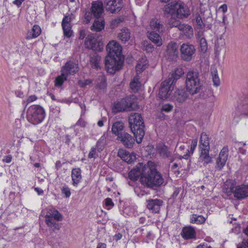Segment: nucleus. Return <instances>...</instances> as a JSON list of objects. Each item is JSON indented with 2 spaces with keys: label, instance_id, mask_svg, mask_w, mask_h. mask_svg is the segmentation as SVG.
Returning <instances> with one entry per match:
<instances>
[{
  "label": "nucleus",
  "instance_id": "1",
  "mask_svg": "<svg viewBox=\"0 0 248 248\" xmlns=\"http://www.w3.org/2000/svg\"><path fill=\"white\" fill-rule=\"evenodd\" d=\"M106 49L108 54L105 59V68L108 73L113 74L123 66L122 48L118 43L112 41L108 43Z\"/></svg>",
  "mask_w": 248,
  "mask_h": 248
},
{
  "label": "nucleus",
  "instance_id": "2",
  "mask_svg": "<svg viewBox=\"0 0 248 248\" xmlns=\"http://www.w3.org/2000/svg\"><path fill=\"white\" fill-rule=\"evenodd\" d=\"M162 10L165 15H170L171 17L169 19L168 25L174 21H179V19L187 18L190 14L189 8L184 3L180 1L171 2L165 5Z\"/></svg>",
  "mask_w": 248,
  "mask_h": 248
},
{
  "label": "nucleus",
  "instance_id": "3",
  "mask_svg": "<svg viewBox=\"0 0 248 248\" xmlns=\"http://www.w3.org/2000/svg\"><path fill=\"white\" fill-rule=\"evenodd\" d=\"M144 175L140 178V181L142 185L152 188L154 186H160L163 184L164 179L156 169L147 166L144 169Z\"/></svg>",
  "mask_w": 248,
  "mask_h": 248
},
{
  "label": "nucleus",
  "instance_id": "4",
  "mask_svg": "<svg viewBox=\"0 0 248 248\" xmlns=\"http://www.w3.org/2000/svg\"><path fill=\"white\" fill-rule=\"evenodd\" d=\"M128 123L137 142L141 143L145 135V125L141 115L138 113H131L129 116Z\"/></svg>",
  "mask_w": 248,
  "mask_h": 248
},
{
  "label": "nucleus",
  "instance_id": "5",
  "mask_svg": "<svg viewBox=\"0 0 248 248\" xmlns=\"http://www.w3.org/2000/svg\"><path fill=\"white\" fill-rule=\"evenodd\" d=\"M186 90L191 94L199 93L202 89L199 73L197 71H189L186 74Z\"/></svg>",
  "mask_w": 248,
  "mask_h": 248
},
{
  "label": "nucleus",
  "instance_id": "6",
  "mask_svg": "<svg viewBox=\"0 0 248 248\" xmlns=\"http://www.w3.org/2000/svg\"><path fill=\"white\" fill-rule=\"evenodd\" d=\"M46 113L44 109L40 105L30 106L27 109L26 117L27 120L32 124H37L43 122Z\"/></svg>",
  "mask_w": 248,
  "mask_h": 248
},
{
  "label": "nucleus",
  "instance_id": "7",
  "mask_svg": "<svg viewBox=\"0 0 248 248\" xmlns=\"http://www.w3.org/2000/svg\"><path fill=\"white\" fill-rule=\"evenodd\" d=\"M62 219V215L58 210L54 209H49L45 216V222L47 227L53 231L60 229V225L56 221H61Z\"/></svg>",
  "mask_w": 248,
  "mask_h": 248
},
{
  "label": "nucleus",
  "instance_id": "8",
  "mask_svg": "<svg viewBox=\"0 0 248 248\" xmlns=\"http://www.w3.org/2000/svg\"><path fill=\"white\" fill-rule=\"evenodd\" d=\"M85 45L87 48L94 51H101L103 48L102 42L96 38L94 34H89L86 37Z\"/></svg>",
  "mask_w": 248,
  "mask_h": 248
},
{
  "label": "nucleus",
  "instance_id": "9",
  "mask_svg": "<svg viewBox=\"0 0 248 248\" xmlns=\"http://www.w3.org/2000/svg\"><path fill=\"white\" fill-rule=\"evenodd\" d=\"M174 85L169 79L162 82L158 93L159 97L162 99L168 98L173 90Z\"/></svg>",
  "mask_w": 248,
  "mask_h": 248
},
{
  "label": "nucleus",
  "instance_id": "10",
  "mask_svg": "<svg viewBox=\"0 0 248 248\" xmlns=\"http://www.w3.org/2000/svg\"><path fill=\"white\" fill-rule=\"evenodd\" d=\"M181 57L184 61H190L195 53L194 46L188 44H183L180 48Z\"/></svg>",
  "mask_w": 248,
  "mask_h": 248
},
{
  "label": "nucleus",
  "instance_id": "11",
  "mask_svg": "<svg viewBox=\"0 0 248 248\" xmlns=\"http://www.w3.org/2000/svg\"><path fill=\"white\" fill-rule=\"evenodd\" d=\"M147 166L143 165L142 163L138 164L133 169H132L128 173L129 178L133 181H137L139 177L140 176V178L144 175V169L147 167Z\"/></svg>",
  "mask_w": 248,
  "mask_h": 248
},
{
  "label": "nucleus",
  "instance_id": "12",
  "mask_svg": "<svg viewBox=\"0 0 248 248\" xmlns=\"http://www.w3.org/2000/svg\"><path fill=\"white\" fill-rule=\"evenodd\" d=\"M78 71V64L72 61H67L61 68V72L66 76L74 75Z\"/></svg>",
  "mask_w": 248,
  "mask_h": 248
},
{
  "label": "nucleus",
  "instance_id": "13",
  "mask_svg": "<svg viewBox=\"0 0 248 248\" xmlns=\"http://www.w3.org/2000/svg\"><path fill=\"white\" fill-rule=\"evenodd\" d=\"M170 28L177 27L180 31H181L184 34L187 38H191L193 35V30L192 28L185 24H182L180 21H174V22L170 23V25L169 26Z\"/></svg>",
  "mask_w": 248,
  "mask_h": 248
},
{
  "label": "nucleus",
  "instance_id": "14",
  "mask_svg": "<svg viewBox=\"0 0 248 248\" xmlns=\"http://www.w3.org/2000/svg\"><path fill=\"white\" fill-rule=\"evenodd\" d=\"M228 156V148L227 147H223L217 159L215 167L216 170H220L223 168L226 164Z\"/></svg>",
  "mask_w": 248,
  "mask_h": 248
},
{
  "label": "nucleus",
  "instance_id": "15",
  "mask_svg": "<svg viewBox=\"0 0 248 248\" xmlns=\"http://www.w3.org/2000/svg\"><path fill=\"white\" fill-rule=\"evenodd\" d=\"M117 139L120 140L124 146L127 148L133 147L135 141L133 137L125 132L122 133Z\"/></svg>",
  "mask_w": 248,
  "mask_h": 248
},
{
  "label": "nucleus",
  "instance_id": "16",
  "mask_svg": "<svg viewBox=\"0 0 248 248\" xmlns=\"http://www.w3.org/2000/svg\"><path fill=\"white\" fill-rule=\"evenodd\" d=\"M147 208L152 213H159L160 207L162 205L163 201L161 200L155 199H150L146 201Z\"/></svg>",
  "mask_w": 248,
  "mask_h": 248
},
{
  "label": "nucleus",
  "instance_id": "17",
  "mask_svg": "<svg viewBox=\"0 0 248 248\" xmlns=\"http://www.w3.org/2000/svg\"><path fill=\"white\" fill-rule=\"evenodd\" d=\"M90 10L94 17L99 18L104 12L103 2L99 0L93 1Z\"/></svg>",
  "mask_w": 248,
  "mask_h": 248
},
{
  "label": "nucleus",
  "instance_id": "18",
  "mask_svg": "<svg viewBox=\"0 0 248 248\" xmlns=\"http://www.w3.org/2000/svg\"><path fill=\"white\" fill-rule=\"evenodd\" d=\"M106 8L111 13H118L121 10L123 5L120 2L116 3V0H104Z\"/></svg>",
  "mask_w": 248,
  "mask_h": 248
},
{
  "label": "nucleus",
  "instance_id": "19",
  "mask_svg": "<svg viewBox=\"0 0 248 248\" xmlns=\"http://www.w3.org/2000/svg\"><path fill=\"white\" fill-rule=\"evenodd\" d=\"M178 53V46L176 43L170 42L167 46L166 56L168 59H173L175 58Z\"/></svg>",
  "mask_w": 248,
  "mask_h": 248
},
{
  "label": "nucleus",
  "instance_id": "20",
  "mask_svg": "<svg viewBox=\"0 0 248 248\" xmlns=\"http://www.w3.org/2000/svg\"><path fill=\"white\" fill-rule=\"evenodd\" d=\"M234 196L240 200L248 197V185H241L235 187Z\"/></svg>",
  "mask_w": 248,
  "mask_h": 248
},
{
  "label": "nucleus",
  "instance_id": "21",
  "mask_svg": "<svg viewBox=\"0 0 248 248\" xmlns=\"http://www.w3.org/2000/svg\"><path fill=\"white\" fill-rule=\"evenodd\" d=\"M188 94L184 89H177L174 93L173 99L178 103L184 102L188 98Z\"/></svg>",
  "mask_w": 248,
  "mask_h": 248
},
{
  "label": "nucleus",
  "instance_id": "22",
  "mask_svg": "<svg viewBox=\"0 0 248 248\" xmlns=\"http://www.w3.org/2000/svg\"><path fill=\"white\" fill-rule=\"evenodd\" d=\"M210 149H199L200 156L199 161L203 163L204 165L212 162V157L209 155Z\"/></svg>",
  "mask_w": 248,
  "mask_h": 248
},
{
  "label": "nucleus",
  "instance_id": "23",
  "mask_svg": "<svg viewBox=\"0 0 248 248\" xmlns=\"http://www.w3.org/2000/svg\"><path fill=\"white\" fill-rule=\"evenodd\" d=\"M135 96L134 95H131L127 96L121 100L122 103H124L123 105L124 107L127 108L126 109V111L134 110L135 106Z\"/></svg>",
  "mask_w": 248,
  "mask_h": 248
},
{
  "label": "nucleus",
  "instance_id": "24",
  "mask_svg": "<svg viewBox=\"0 0 248 248\" xmlns=\"http://www.w3.org/2000/svg\"><path fill=\"white\" fill-rule=\"evenodd\" d=\"M124 124L122 121H117L113 124L111 128L112 132L116 136L117 138L121 134L125 132L123 131L124 128Z\"/></svg>",
  "mask_w": 248,
  "mask_h": 248
},
{
  "label": "nucleus",
  "instance_id": "25",
  "mask_svg": "<svg viewBox=\"0 0 248 248\" xmlns=\"http://www.w3.org/2000/svg\"><path fill=\"white\" fill-rule=\"evenodd\" d=\"M181 235L185 239L195 238L196 232L194 228L191 227H186L183 229Z\"/></svg>",
  "mask_w": 248,
  "mask_h": 248
},
{
  "label": "nucleus",
  "instance_id": "26",
  "mask_svg": "<svg viewBox=\"0 0 248 248\" xmlns=\"http://www.w3.org/2000/svg\"><path fill=\"white\" fill-rule=\"evenodd\" d=\"M199 142V149H210L209 138L206 133H202Z\"/></svg>",
  "mask_w": 248,
  "mask_h": 248
},
{
  "label": "nucleus",
  "instance_id": "27",
  "mask_svg": "<svg viewBox=\"0 0 248 248\" xmlns=\"http://www.w3.org/2000/svg\"><path fill=\"white\" fill-rule=\"evenodd\" d=\"M197 38L199 40L201 51L203 52H206L207 49V43L202 31H198Z\"/></svg>",
  "mask_w": 248,
  "mask_h": 248
},
{
  "label": "nucleus",
  "instance_id": "28",
  "mask_svg": "<svg viewBox=\"0 0 248 248\" xmlns=\"http://www.w3.org/2000/svg\"><path fill=\"white\" fill-rule=\"evenodd\" d=\"M71 177L73 181V185L74 186L77 185L80 182L81 179V170L79 168H75L72 170Z\"/></svg>",
  "mask_w": 248,
  "mask_h": 248
},
{
  "label": "nucleus",
  "instance_id": "29",
  "mask_svg": "<svg viewBox=\"0 0 248 248\" xmlns=\"http://www.w3.org/2000/svg\"><path fill=\"white\" fill-rule=\"evenodd\" d=\"M105 21L103 19H99V18L95 19L91 27V30L93 31L98 32L104 29Z\"/></svg>",
  "mask_w": 248,
  "mask_h": 248
},
{
  "label": "nucleus",
  "instance_id": "30",
  "mask_svg": "<svg viewBox=\"0 0 248 248\" xmlns=\"http://www.w3.org/2000/svg\"><path fill=\"white\" fill-rule=\"evenodd\" d=\"M41 32L40 27L37 25L33 26L32 29L29 31L26 36V39L30 40L38 37Z\"/></svg>",
  "mask_w": 248,
  "mask_h": 248
},
{
  "label": "nucleus",
  "instance_id": "31",
  "mask_svg": "<svg viewBox=\"0 0 248 248\" xmlns=\"http://www.w3.org/2000/svg\"><path fill=\"white\" fill-rule=\"evenodd\" d=\"M184 71L181 68H177L174 72H173L170 76L169 79L174 85L176 81L179 79L181 76L184 75Z\"/></svg>",
  "mask_w": 248,
  "mask_h": 248
},
{
  "label": "nucleus",
  "instance_id": "32",
  "mask_svg": "<svg viewBox=\"0 0 248 248\" xmlns=\"http://www.w3.org/2000/svg\"><path fill=\"white\" fill-rule=\"evenodd\" d=\"M148 37L157 46H159L162 45V40L158 33L153 31L149 33Z\"/></svg>",
  "mask_w": 248,
  "mask_h": 248
},
{
  "label": "nucleus",
  "instance_id": "33",
  "mask_svg": "<svg viewBox=\"0 0 248 248\" xmlns=\"http://www.w3.org/2000/svg\"><path fill=\"white\" fill-rule=\"evenodd\" d=\"M140 78L139 76L137 75L132 79L130 83V87L132 91L136 93L138 92L141 87V83L139 81Z\"/></svg>",
  "mask_w": 248,
  "mask_h": 248
},
{
  "label": "nucleus",
  "instance_id": "34",
  "mask_svg": "<svg viewBox=\"0 0 248 248\" xmlns=\"http://www.w3.org/2000/svg\"><path fill=\"white\" fill-rule=\"evenodd\" d=\"M148 63V62L146 57L141 58L136 67L137 72L141 73L145 70L147 67Z\"/></svg>",
  "mask_w": 248,
  "mask_h": 248
},
{
  "label": "nucleus",
  "instance_id": "35",
  "mask_svg": "<svg viewBox=\"0 0 248 248\" xmlns=\"http://www.w3.org/2000/svg\"><path fill=\"white\" fill-rule=\"evenodd\" d=\"M118 37L120 40L124 43L128 41L130 38L129 30L127 28L122 29L118 34Z\"/></svg>",
  "mask_w": 248,
  "mask_h": 248
},
{
  "label": "nucleus",
  "instance_id": "36",
  "mask_svg": "<svg viewBox=\"0 0 248 248\" xmlns=\"http://www.w3.org/2000/svg\"><path fill=\"white\" fill-rule=\"evenodd\" d=\"M151 28L156 31H162L163 29V25L161 23V21L158 19H152L150 21Z\"/></svg>",
  "mask_w": 248,
  "mask_h": 248
},
{
  "label": "nucleus",
  "instance_id": "37",
  "mask_svg": "<svg viewBox=\"0 0 248 248\" xmlns=\"http://www.w3.org/2000/svg\"><path fill=\"white\" fill-rule=\"evenodd\" d=\"M90 63L92 67L98 69L100 68L101 57L97 54H94L90 58Z\"/></svg>",
  "mask_w": 248,
  "mask_h": 248
},
{
  "label": "nucleus",
  "instance_id": "38",
  "mask_svg": "<svg viewBox=\"0 0 248 248\" xmlns=\"http://www.w3.org/2000/svg\"><path fill=\"white\" fill-rule=\"evenodd\" d=\"M235 187L233 184L230 181H226L224 186L223 192L226 193L228 196L234 193Z\"/></svg>",
  "mask_w": 248,
  "mask_h": 248
},
{
  "label": "nucleus",
  "instance_id": "39",
  "mask_svg": "<svg viewBox=\"0 0 248 248\" xmlns=\"http://www.w3.org/2000/svg\"><path fill=\"white\" fill-rule=\"evenodd\" d=\"M158 151L159 155L163 158H167L170 156V152L169 148L165 145L158 147Z\"/></svg>",
  "mask_w": 248,
  "mask_h": 248
},
{
  "label": "nucleus",
  "instance_id": "40",
  "mask_svg": "<svg viewBox=\"0 0 248 248\" xmlns=\"http://www.w3.org/2000/svg\"><path fill=\"white\" fill-rule=\"evenodd\" d=\"M123 104L124 103H122L121 101L114 103L112 107L113 112L116 113L121 111H126L127 108H124Z\"/></svg>",
  "mask_w": 248,
  "mask_h": 248
},
{
  "label": "nucleus",
  "instance_id": "41",
  "mask_svg": "<svg viewBox=\"0 0 248 248\" xmlns=\"http://www.w3.org/2000/svg\"><path fill=\"white\" fill-rule=\"evenodd\" d=\"M211 75L214 85L216 87L220 85V79L218 76L217 70L216 68H211Z\"/></svg>",
  "mask_w": 248,
  "mask_h": 248
},
{
  "label": "nucleus",
  "instance_id": "42",
  "mask_svg": "<svg viewBox=\"0 0 248 248\" xmlns=\"http://www.w3.org/2000/svg\"><path fill=\"white\" fill-rule=\"evenodd\" d=\"M67 76L63 75V73H61V75L58 76L55 80V86L57 87L62 86L63 82L67 79Z\"/></svg>",
  "mask_w": 248,
  "mask_h": 248
},
{
  "label": "nucleus",
  "instance_id": "43",
  "mask_svg": "<svg viewBox=\"0 0 248 248\" xmlns=\"http://www.w3.org/2000/svg\"><path fill=\"white\" fill-rule=\"evenodd\" d=\"M96 86L100 89H104L106 87V78L103 75L99 76L97 78Z\"/></svg>",
  "mask_w": 248,
  "mask_h": 248
},
{
  "label": "nucleus",
  "instance_id": "44",
  "mask_svg": "<svg viewBox=\"0 0 248 248\" xmlns=\"http://www.w3.org/2000/svg\"><path fill=\"white\" fill-rule=\"evenodd\" d=\"M205 221V218L202 216L193 214L191 218V222L196 224H202Z\"/></svg>",
  "mask_w": 248,
  "mask_h": 248
},
{
  "label": "nucleus",
  "instance_id": "45",
  "mask_svg": "<svg viewBox=\"0 0 248 248\" xmlns=\"http://www.w3.org/2000/svg\"><path fill=\"white\" fill-rule=\"evenodd\" d=\"M63 31V34L64 36L69 38L73 35V31L71 30V26L70 25H64L62 26Z\"/></svg>",
  "mask_w": 248,
  "mask_h": 248
},
{
  "label": "nucleus",
  "instance_id": "46",
  "mask_svg": "<svg viewBox=\"0 0 248 248\" xmlns=\"http://www.w3.org/2000/svg\"><path fill=\"white\" fill-rule=\"evenodd\" d=\"M123 21V18L119 17L111 20L110 22V27L114 29L118 27L121 23Z\"/></svg>",
  "mask_w": 248,
  "mask_h": 248
},
{
  "label": "nucleus",
  "instance_id": "47",
  "mask_svg": "<svg viewBox=\"0 0 248 248\" xmlns=\"http://www.w3.org/2000/svg\"><path fill=\"white\" fill-rule=\"evenodd\" d=\"M135 159V156L134 155H132L129 152L126 155V156L123 159V160L128 163H131L133 161V160Z\"/></svg>",
  "mask_w": 248,
  "mask_h": 248
},
{
  "label": "nucleus",
  "instance_id": "48",
  "mask_svg": "<svg viewBox=\"0 0 248 248\" xmlns=\"http://www.w3.org/2000/svg\"><path fill=\"white\" fill-rule=\"evenodd\" d=\"M173 108L172 105L170 104H164L162 106L161 110L166 112L171 111Z\"/></svg>",
  "mask_w": 248,
  "mask_h": 248
},
{
  "label": "nucleus",
  "instance_id": "49",
  "mask_svg": "<svg viewBox=\"0 0 248 248\" xmlns=\"http://www.w3.org/2000/svg\"><path fill=\"white\" fill-rule=\"evenodd\" d=\"M92 16H93V15L90 10V11L86 12L85 14L84 22L86 24L89 23L92 18Z\"/></svg>",
  "mask_w": 248,
  "mask_h": 248
},
{
  "label": "nucleus",
  "instance_id": "50",
  "mask_svg": "<svg viewBox=\"0 0 248 248\" xmlns=\"http://www.w3.org/2000/svg\"><path fill=\"white\" fill-rule=\"evenodd\" d=\"M196 18V21L197 25L200 27V28L201 29H202L203 27H204L205 25L203 23L201 16H200L199 14H197Z\"/></svg>",
  "mask_w": 248,
  "mask_h": 248
},
{
  "label": "nucleus",
  "instance_id": "51",
  "mask_svg": "<svg viewBox=\"0 0 248 248\" xmlns=\"http://www.w3.org/2000/svg\"><path fill=\"white\" fill-rule=\"evenodd\" d=\"M62 192L63 194H64L66 198H69L71 195V192L70 188L67 186H63L62 188Z\"/></svg>",
  "mask_w": 248,
  "mask_h": 248
},
{
  "label": "nucleus",
  "instance_id": "52",
  "mask_svg": "<svg viewBox=\"0 0 248 248\" xmlns=\"http://www.w3.org/2000/svg\"><path fill=\"white\" fill-rule=\"evenodd\" d=\"M71 21V17L68 16H65L62 20V26L70 25Z\"/></svg>",
  "mask_w": 248,
  "mask_h": 248
},
{
  "label": "nucleus",
  "instance_id": "53",
  "mask_svg": "<svg viewBox=\"0 0 248 248\" xmlns=\"http://www.w3.org/2000/svg\"><path fill=\"white\" fill-rule=\"evenodd\" d=\"M92 83V80L91 79H88L85 80L84 81H79V84L80 85L81 87H85L87 85H89Z\"/></svg>",
  "mask_w": 248,
  "mask_h": 248
},
{
  "label": "nucleus",
  "instance_id": "54",
  "mask_svg": "<svg viewBox=\"0 0 248 248\" xmlns=\"http://www.w3.org/2000/svg\"><path fill=\"white\" fill-rule=\"evenodd\" d=\"M128 152L124 149H119L118 152V155L122 159L124 158Z\"/></svg>",
  "mask_w": 248,
  "mask_h": 248
},
{
  "label": "nucleus",
  "instance_id": "55",
  "mask_svg": "<svg viewBox=\"0 0 248 248\" xmlns=\"http://www.w3.org/2000/svg\"><path fill=\"white\" fill-rule=\"evenodd\" d=\"M197 139H194L192 141V143L190 147V152H191L192 154H193V153L194 152V151L195 150V148L197 145Z\"/></svg>",
  "mask_w": 248,
  "mask_h": 248
},
{
  "label": "nucleus",
  "instance_id": "56",
  "mask_svg": "<svg viewBox=\"0 0 248 248\" xmlns=\"http://www.w3.org/2000/svg\"><path fill=\"white\" fill-rule=\"evenodd\" d=\"M96 149L95 148H92L91 151L90 152L88 157L90 158H95L96 157Z\"/></svg>",
  "mask_w": 248,
  "mask_h": 248
},
{
  "label": "nucleus",
  "instance_id": "57",
  "mask_svg": "<svg viewBox=\"0 0 248 248\" xmlns=\"http://www.w3.org/2000/svg\"><path fill=\"white\" fill-rule=\"evenodd\" d=\"M37 99V97L35 95L30 96L27 99V104H29L35 101Z\"/></svg>",
  "mask_w": 248,
  "mask_h": 248
},
{
  "label": "nucleus",
  "instance_id": "58",
  "mask_svg": "<svg viewBox=\"0 0 248 248\" xmlns=\"http://www.w3.org/2000/svg\"><path fill=\"white\" fill-rule=\"evenodd\" d=\"M105 204L106 206H113L114 203L112 202V200L110 198H108L105 200Z\"/></svg>",
  "mask_w": 248,
  "mask_h": 248
},
{
  "label": "nucleus",
  "instance_id": "59",
  "mask_svg": "<svg viewBox=\"0 0 248 248\" xmlns=\"http://www.w3.org/2000/svg\"><path fill=\"white\" fill-rule=\"evenodd\" d=\"M180 193V188H175V190L172 195V197L173 199H175Z\"/></svg>",
  "mask_w": 248,
  "mask_h": 248
},
{
  "label": "nucleus",
  "instance_id": "60",
  "mask_svg": "<svg viewBox=\"0 0 248 248\" xmlns=\"http://www.w3.org/2000/svg\"><path fill=\"white\" fill-rule=\"evenodd\" d=\"M227 5L226 4H223L219 8V10H221L223 13H225L227 11Z\"/></svg>",
  "mask_w": 248,
  "mask_h": 248
},
{
  "label": "nucleus",
  "instance_id": "61",
  "mask_svg": "<svg viewBox=\"0 0 248 248\" xmlns=\"http://www.w3.org/2000/svg\"><path fill=\"white\" fill-rule=\"evenodd\" d=\"M12 160V156L11 155H7L3 159V161L6 163H10Z\"/></svg>",
  "mask_w": 248,
  "mask_h": 248
},
{
  "label": "nucleus",
  "instance_id": "62",
  "mask_svg": "<svg viewBox=\"0 0 248 248\" xmlns=\"http://www.w3.org/2000/svg\"><path fill=\"white\" fill-rule=\"evenodd\" d=\"M24 0H15L14 1L13 3L19 7Z\"/></svg>",
  "mask_w": 248,
  "mask_h": 248
},
{
  "label": "nucleus",
  "instance_id": "63",
  "mask_svg": "<svg viewBox=\"0 0 248 248\" xmlns=\"http://www.w3.org/2000/svg\"><path fill=\"white\" fill-rule=\"evenodd\" d=\"M85 36H86V34H85V31L84 30L80 31V33H79V39L82 40L85 38Z\"/></svg>",
  "mask_w": 248,
  "mask_h": 248
},
{
  "label": "nucleus",
  "instance_id": "64",
  "mask_svg": "<svg viewBox=\"0 0 248 248\" xmlns=\"http://www.w3.org/2000/svg\"><path fill=\"white\" fill-rule=\"evenodd\" d=\"M62 166V163L60 160H58L56 161L55 164V168L57 170H58L60 168H61Z\"/></svg>",
  "mask_w": 248,
  "mask_h": 248
}]
</instances>
